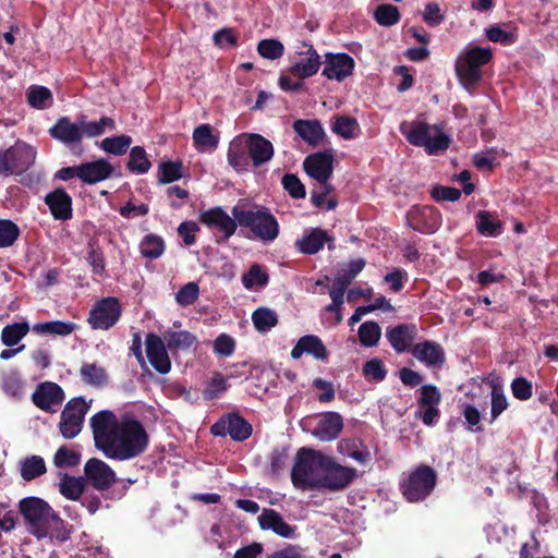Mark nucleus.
Returning a JSON list of instances; mask_svg holds the SVG:
<instances>
[{
    "label": "nucleus",
    "mask_w": 558,
    "mask_h": 558,
    "mask_svg": "<svg viewBox=\"0 0 558 558\" xmlns=\"http://www.w3.org/2000/svg\"><path fill=\"white\" fill-rule=\"evenodd\" d=\"M96 449L102 453H143L149 442L144 425L131 415L119 418L111 410L89 418Z\"/></svg>",
    "instance_id": "nucleus-1"
},
{
    "label": "nucleus",
    "mask_w": 558,
    "mask_h": 558,
    "mask_svg": "<svg viewBox=\"0 0 558 558\" xmlns=\"http://www.w3.org/2000/svg\"><path fill=\"white\" fill-rule=\"evenodd\" d=\"M363 473L340 464L331 456H296L291 482L298 489L340 493L348 489Z\"/></svg>",
    "instance_id": "nucleus-2"
},
{
    "label": "nucleus",
    "mask_w": 558,
    "mask_h": 558,
    "mask_svg": "<svg viewBox=\"0 0 558 558\" xmlns=\"http://www.w3.org/2000/svg\"><path fill=\"white\" fill-rule=\"evenodd\" d=\"M19 513L27 530L37 538L46 537L53 525L62 522L53 508L36 496L22 498L19 501Z\"/></svg>",
    "instance_id": "nucleus-3"
},
{
    "label": "nucleus",
    "mask_w": 558,
    "mask_h": 558,
    "mask_svg": "<svg viewBox=\"0 0 558 558\" xmlns=\"http://www.w3.org/2000/svg\"><path fill=\"white\" fill-rule=\"evenodd\" d=\"M232 216L240 227L248 228L254 238L262 242H274L279 235V222L267 207H256L254 210L234 206Z\"/></svg>",
    "instance_id": "nucleus-4"
},
{
    "label": "nucleus",
    "mask_w": 558,
    "mask_h": 558,
    "mask_svg": "<svg viewBox=\"0 0 558 558\" xmlns=\"http://www.w3.org/2000/svg\"><path fill=\"white\" fill-rule=\"evenodd\" d=\"M492 59V49L480 46L472 47L459 56L454 69L460 84L465 89H472L477 86L483 77L481 66L488 64Z\"/></svg>",
    "instance_id": "nucleus-5"
},
{
    "label": "nucleus",
    "mask_w": 558,
    "mask_h": 558,
    "mask_svg": "<svg viewBox=\"0 0 558 558\" xmlns=\"http://www.w3.org/2000/svg\"><path fill=\"white\" fill-rule=\"evenodd\" d=\"M401 133L407 141L416 147H424L428 155H437L445 151L450 145V137L446 135L437 125L430 126L424 121H414L405 130L402 124Z\"/></svg>",
    "instance_id": "nucleus-6"
},
{
    "label": "nucleus",
    "mask_w": 558,
    "mask_h": 558,
    "mask_svg": "<svg viewBox=\"0 0 558 558\" xmlns=\"http://www.w3.org/2000/svg\"><path fill=\"white\" fill-rule=\"evenodd\" d=\"M437 483L435 470L421 464L400 483V490L409 502L425 500L434 490Z\"/></svg>",
    "instance_id": "nucleus-7"
},
{
    "label": "nucleus",
    "mask_w": 558,
    "mask_h": 558,
    "mask_svg": "<svg viewBox=\"0 0 558 558\" xmlns=\"http://www.w3.org/2000/svg\"><path fill=\"white\" fill-rule=\"evenodd\" d=\"M35 158V149L26 143L17 142L15 145L0 150V178L24 173L34 165Z\"/></svg>",
    "instance_id": "nucleus-8"
},
{
    "label": "nucleus",
    "mask_w": 558,
    "mask_h": 558,
    "mask_svg": "<svg viewBox=\"0 0 558 558\" xmlns=\"http://www.w3.org/2000/svg\"><path fill=\"white\" fill-rule=\"evenodd\" d=\"M93 400L86 401L85 397H74L70 399L61 414L59 430L66 439L76 437L83 429L85 416L92 407Z\"/></svg>",
    "instance_id": "nucleus-9"
},
{
    "label": "nucleus",
    "mask_w": 558,
    "mask_h": 558,
    "mask_svg": "<svg viewBox=\"0 0 558 558\" xmlns=\"http://www.w3.org/2000/svg\"><path fill=\"white\" fill-rule=\"evenodd\" d=\"M416 402L415 417L421 420L424 425L432 426L439 421L440 410L438 407L441 402V392L437 386L433 384L422 385L418 389Z\"/></svg>",
    "instance_id": "nucleus-10"
},
{
    "label": "nucleus",
    "mask_w": 558,
    "mask_h": 558,
    "mask_svg": "<svg viewBox=\"0 0 558 558\" xmlns=\"http://www.w3.org/2000/svg\"><path fill=\"white\" fill-rule=\"evenodd\" d=\"M84 477L87 486L99 493L109 492L119 482L116 472L106 462L95 457L85 463Z\"/></svg>",
    "instance_id": "nucleus-11"
},
{
    "label": "nucleus",
    "mask_w": 558,
    "mask_h": 558,
    "mask_svg": "<svg viewBox=\"0 0 558 558\" xmlns=\"http://www.w3.org/2000/svg\"><path fill=\"white\" fill-rule=\"evenodd\" d=\"M121 313V304L117 298H104L93 306L87 322L93 329L108 330L118 323Z\"/></svg>",
    "instance_id": "nucleus-12"
},
{
    "label": "nucleus",
    "mask_w": 558,
    "mask_h": 558,
    "mask_svg": "<svg viewBox=\"0 0 558 558\" xmlns=\"http://www.w3.org/2000/svg\"><path fill=\"white\" fill-rule=\"evenodd\" d=\"M253 432V427L248 421L241 416L238 412L222 415L210 427L214 436L229 435L235 441L246 440Z\"/></svg>",
    "instance_id": "nucleus-13"
},
{
    "label": "nucleus",
    "mask_w": 558,
    "mask_h": 558,
    "mask_svg": "<svg viewBox=\"0 0 558 558\" xmlns=\"http://www.w3.org/2000/svg\"><path fill=\"white\" fill-rule=\"evenodd\" d=\"M408 225L420 233H434L441 225V216L434 206H414L407 215Z\"/></svg>",
    "instance_id": "nucleus-14"
},
{
    "label": "nucleus",
    "mask_w": 558,
    "mask_h": 558,
    "mask_svg": "<svg viewBox=\"0 0 558 558\" xmlns=\"http://www.w3.org/2000/svg\"><path fill=\"white\" fill-rule=\"evenodd\" d=\"M65 393L62 387L52 381L40 383L32 395L33 403L41 411L52 413L62 404Z\"/></svg>",
    "instance_id": "nucleus-15"
},
{
    "label": "nucleus",
    "mask_w": 558,
    "mask_h": 558,
    "mask_svg": "<svg viewBox=\"0 0 558 558\" xmlns=\"http://www.w3.org/2000/svg\"><path fill=\"white\" fill-rule=\"evenodd\" d=\"M354 68L355 61L350 54L327 52L322 75L331 81L343 82L353 74Z\"/></svg>",
    "instance_id": "nucleus-16"
},
{
    "label": "nucleus",
    "mask_w": 558,
    "mask_h": 558,
    "mask_svg": "<svg viewBox=\"0 0 558 558\" xmlns=\"http://www.w3.org/2000/svg\"><path fill=\"white\" fill-rule=\"evenodd\" d=\"M146 356L156 372L161 375L171 371V360L168 354V347L160 336L149 332L145 340Z\"/></svg>",
    "instance_id": "nucleus-17"
},
{
    "label": "nucleus",
    "mask_w": 558,
    "mask_h": 558,
    "mask_svg": "<svg viewBox=\"0 0 558 558\" xmlns=\"http://www.w3.org/2000/svg\"><path fill=\"white\" fill-rule=\"evenodd\" d=\"M301 48L305 49L296 51L301 60L290 65L288 72L300 80H305L318 72L322 61L313 45L302 41Z\"/></svg>",
    "instance_id": "nucleus-18"
},
{
    "label": "nucleus",
    "mask_w": 558,
    "mask_h": 558,
    "mask_svg": "<svg viewBox=\"0 0 558 558\" xmlns=\"http://www.w3.org/2000/svg\"><path fill=\"white\" fill-rule=\"evenodd\" d=\"M304 171L319 183L329 181L333 172V155L318 151L308 155L303 162Z\"/></svg>",
    "instance_id": "nucleus-19"
},
{
    "label": "nucleus",
    "mask_w": 558,
    "mask_h": 558,
    "mask_svg": "<svg viewBox=\"0 0 558 558\" xmlns=\"http://www.w3.org/2000/svg\"><path fill=\"white\" fill-rule=\"evenodd\" d=\"M49 135L65 146L80 144L83 141L80 117L73 122L66 116L57 119L48 130Z\"/></svg>",
    "instance_id": "nucleus-20"
},
{
    "label": "nucleus",
    "mask_w": 558,
    "mask_h": 558,
    "mask_svg": "<svg viewBox=\"0 0 558 558\" xmlns=\"http://www.w3.org/2000/svg\"><path fill=\"white\" fill-rule=\"evenodd\" d=\"M411 354L429 368H441L446 362L444 348L432 340H424L414 344Z\"/></svg>",
    "instance_id": "nucleus-21"
},
{
    "label": "nucleus",
    "mask_w": 558,
    "mask_h": 558,
    "mask_svg": "<svg viewBox=\"0 0 558 558\" xmlns=\"http://www.w3.org/2000/svg\"><path fill=\"white\" fill-rule=\"evenodd\" d=\"M335 238L322 228H312L301 239L295 241L296 250L305 255H314L318 253L327 243L328 248L332 250Z\"/></svg>",
    "instance_id": "nucleus-22"
},
{
    "label": "nucleus",
    "mask_w": 558,
    "mask_h": 558,
    "mask_svg": "<svg viewBox=\"0 0 558 558\" xmlns=\"http://www.w3.org/2000/svg\"><path fill=\"white\" fill-rule=\"evenodd\" d=\"M44 202L56 220L66 221L73 217V201L63 187H56L48 193Z\"/></svg>",
    "instance_id": "nucleus-23"
},
{
    "label": "nucleus",
    "mask_w": 558,
    "mask_h": 558,
    "mask_svg": "<svg viewBox=\"0 0 558 558\" xmlns=\"http://www.w3.org/2000/svg\"><path fill=\"white\" fill-rule=\"evenodd\" d=\"M243 137L254 167H259L271 160L275 149L270 141L257 133L243 134Z\"/></svg>",
    "instance_id": "nucleus-24"
},
{
    "label": "nucleus",
    "mask_w": 558,
    "mask_h": 558,
    "mask_svg": "<svg viewBox=\"0 0 558 558\" xmlns=\"http://www.w3.org/2000/svg\"><path fill=\"white\" fill-rule=\"evenodd\" d=\"M416 333L417 328L414 324H399L386 330L387 340L397 353L411 352Z\"/></svg>",
    "instance_id": "nucleus-25"
},
{
    "label": "nucleus",
    "mask_w": 558,
    "mask_h": 558,
    "mask_svg": "<svg viewBox=\"0 0 558 558\" xmlns=\"http://www.w3.org/2000/svg\"><path fill=\"white\" fill-rule=\"evenodd\" d=\"M199 221L209 227V228H218L223 232V241L228 240L231 235L234 234L238 222L233 218H231L221 207H214L207 211H204L199 216Z\"/></svg>",
    "instance_id": "nucleus-26"
},
{
    "label": "nucleus",
    "mask_w": 558,
    "mask_h": 558,
    "mask_svg": "<svg viewBox=\"0 0 558 558\" xmlns=\"http://www.w3.org/2000/svg\"><path fill=\"white\" fill-rule=\"evenodd\" d=\"M304 353L312 355L318 361H326L329 355L322 339L315 335L302 336L291 350V357L298 360Z\"/></svg>",
    "instance_id": "nucleus-27"
},
{
    "label": "nucleus",
    "mask_w": 558,
    "mask_h": 558,
    "mask_svg": "<svg viewBox=\"0 0 558 558\" xmlns=\"http://www.w3.org/2000/svg\"><path fill=\"white\" fill-rule=\"evenodd\" d=\"M342 428L343 420L339 413L325 412L319 415L313 434L323 441H331L338 437Z\"/></svg>",
    "instance_id": "nucleus-28"
},
{
    "label": "nucleus",
    "mask_w": 558,
    "mask_h": 558,
    "mask_svg": "<svg viewBox=\"0 0 558 558\" xmlns=\"http://www.w3.org/2000/svg\"><path fill=\"white\" fill-rule=\"evenodd\" d=\"M262 530H271L277 535L291 538L295 534L296 526L288 524L281 514L274 509H264L258 517Z\"/></svg>",
    "instance_id": "nucleus-29"
},
{
    "label": "nucleus",
    "mask_w": 558,
    "mask_h": 558,
    "mask_svg": "<svg viewBox=\"0 0 558 558\" xmlns=\"http://www.w3.org/2000/svg\"><path fill=\"white\" fill-rule=\"evenodd\" d=\"M112 166L104 158L80 165V179L86 184H95L111 177Z\"/></svg>",
    "instance_id": "nucleus-30"
},
{
    "label": "nucleus",
    "mask_w": 558,
    "mask_h": 558,
    "mask_svg": "<svg viewBox=\"0 0 558 558\" xmlns=\"http://www.w3.org/2000/svg\"><path fill=\"white\" fill-rule=\"evenodd\" d=\"M227 159L236 172H245L248 170L250 155L243 134L233 138L229 145Z\"/></svg>",
    "instance_id": "nucleus-31"
},
{
    "label": "nucleus",
    "mask_w": 558,
    "mask_h": 558,
    "mask_svg": "<svg viewBox=\"0 0 558 558\" xmlns=\"http://www.w3.org/2000/svg\"><path fill=\"white\" fill-rule=\"evenodd\" d=\"M59 493L68 500L77 501L83 496L87 484L83 476L59 473Z\"/></svg>",
    "instance_id": "nucleus-32"
},
{
    "label": "nucleus",
    "mask_w": 558,
    "mask_h": 558,
    "mask_svg": "<svg viewBox=\"0 0 558 558\" xmlns=\"http://www.w3.org/2000/svg\"><path fill=\"white\" fill-rule=\"evenodd\" d=\"M366 260L364 258H356L350 260L345 268H341L333 278L331 289L345 293L348 287L352 283L355 277L364 269Z\"/></svg>",
    "instance_id": "nucleus-33"
},
{
    "label": "nucleus",
    "mask_w": 558,
    "mask_h": 558,
    "mask_svg": "<svg viewBox=\"0 0 558 558\" xmlns=\"http://www.w3.org/2000/svg\"><path fill=\"white\" fill-rule=\"evenodd\" d=\"M293 130L312 146L318 145L325 136L324 129L317 120H296L293 123Z\"/></svg>",
    "instance_id": "nucleus-34"
},
{
    "label": "nucleus",
    "mask_w": 558,
    "mask_h": 558,
    "mask_svg": "<svg viewBox=\"0 0 558 558\" xmlns=\"http://www.w3.org/2000/svg\"><path fill=\"white\" fill-rule=\"evenodd\" d=\"M80 123L82 135L84 137L93 138L105 134L106 130L114 131L117 129L116 121L110 117H101L98 121H89L87 116L80 113Z\"/></svg>",
    "instance_id": "nucleus-35"
},
{
    "label": "nucleus",
    "mask_w": 558,
    "mask_h": 558,
    "mask_svg": "<svg viewBox=\"0 0 558 558\" xmlns=\"http://www.w3.org/2000/svg\"><path fill=\"white\" fill-rule=\"evenodd\" d=\"M76 329L72 322L50 320L33 325L32 330L37 335H53L65 337Z\"/></svg>",
    "instance_id": "nucleus-36"
},
{
    "label": "nucleus",
    "mask_w": 558,
    "mask_h": 558,
    "mask_svg": "<svg viewBox=\"0 0 558 558\" xmlns=\"http://www.w3.org/2000/svg\"><path fill=\"white\" fill-rule=\"evenodd\" d=\"M21 477L31 482L47 472L46 463L40 456H31L19 463Z\"/></svg>",
    "instance_id": "nucleus-37"
},
{
    "label": "nucleus",
    "mask_w": 558,
    "mask_h": 558,
    "mask_svg": "<svg viewBox=\"0 0 558 558\" xmlns=\"http://www.w3.org/2000/svg\"><path fill=\"white\" fill-rule=\"evenodd\" d=\"M477 232L484 236H497L502 231L501 221L487 210L476 214Z\"/></svg>",
    "instance_id": "nucleus-38"
},
{
    "label": "nucleus",
    "mask_w": 558,
    "mask_h": 558,
    "mask_svg": "<svg viewBox=\"0 0 558 558\" xmlns=\"http://www.w3.org/2000/svg\"><path fill=\"white\" fill-rule=\"evenodd\" d=\"M80 375L85 384L93 387H101L108 381L106 369L96 363H84L81 366Z\"/></svg>",
    "instance_id": "nucleus-39"
},
{
    "label": "nucleus",
    "mask_w": 558,
    "mask_h": 558,
    "mask_svg": "<svg viewBox=\"0 0 558 558\" xmlns=\"http://www.w3.org/2000/svg\"><path fill=\"white\" fill-rule=\"evenodd\" d=\"M29 331L27 322L7 325L1 331V341L8 348L16 345Z\"/></svg>",
    "instance_id": "nucleus-40"
},
{
    "label": "nucleus",
    "mask_w": 558,
    "mask_h": 558,
    "mask_svg": "<svg viewBox=\"0 0 558 558\" xmlns=\"http://www.w3.org/2000/svg\"><path fill=\"white\" fill-rule=\"evenodd\" d=\"M252 322L259 332H267L278 325V315L268 307H258L252 314Z\"/></svg>",
    "instance_id": "nucleus-41"
},
{
    "label": "nucleus",
    "mask_w": 558,
    "mask_h": 558,
    "mask_svg": "<svg viewBox=\"0 0 558 558\" xmlns=\"http://www.w3.org/2000/svg\"><path fill=\"white\" fill-rule=\"evenodd\" d=\"M151 162L147 157L146 150L142 146H134L130 150L126 169L132 173H147Z\"/></svg>",
    "instance_id": "nucleus-42"
},
{
    "label": "nucleus",
    "mask_w": 558,
    "mask_h": 558,
    "mask_svg": "<svg viewBox=\"0 0 558 558\" xmlns=\"http://www.w3.org/2000/svg\"><path fill=\"white\" fill-rule=\"evenodd\" d=\"M166 245L161 236L149 233L143 238L140 244V251L143 257L156 259L165 252Z\"/></svg>",
    "instance_id": "nucleus-43"
},
{
    "label": "nucleus",
    "mask_w": 558,
    "mask_h": 558,
    "mask_svg": "<svg viewBox=\"0 0 558 558\" xmlns=\"http://www.w3.org/2000/svg\"><path fill=\"white\" fill-rule=\"evenodd\" d=\"M331 131L344 140H352L356 136V131H360V125L353 117L337 116L331 125Z\"/></svg>",
    "instance_id": "nucleus-44"
},
{
    "label": "nucleus",
    "mask_w": 558,
    "mask_h": 558,
    "mask_svg": "<svg viewBox=\"0 0 558 558\" xmlns=\"http://www.w3.org/2000/svg\"><path fill=\"white\" fill-rule=\"evenodd\" d=\"M193 141L197 148L216 149L219 137L214 135L210 124H201L193 132Z\"/></svg>",
    "instance_id": "nucleus-45"
},
{
    "label": "nucleus",
    "mask_w": 558,
    "mask_h": 558,
    "mask_svg": "<svg viewBox=\"0 0 558 558\" xmlns=\"http://www.w3.org/2000/svg\"><path fill=\"white\" fill-rule=\"evenodd\" d=\"M131 144L132 137L130 135L122 134L119 136L106 137L100 143V148L108 154L122 156L128 151Z\"/></svg>",
    "instance_id": "nucleus-46"
},
{
    "label": "nucleus",
    "mask_w": 558,
    "mask_h": 558,
    "mask_svg": "<svg viewBox=\"0 0 558 558\" xmlns=\"http://www.w3.org/2000/svg\"><path fill=\"white\" fill-rule=\"evenodd\" d=\"M357 332L361 344L366 348H372L379 342L381 328L376 322L368 320L359 327Z\"/></svg>",
    "instance_id": "nucleus-47"
},
{
    "label": "nucleus",
    "mask_w": 558,
    "mask_h": 558,
    "mask_svg": "<svg viewBox=\"0 0 558 558\" xmlns=\"http://www.w3.org/2000/svg\"><path fill=\"white\" fill-rule=\"evenodd\" d=\"M182 161H162L158 167V182L168 184L180 180L183 177Z\"/></svg>",
    "instance_id": "nucleus-48"
},
{
    "label": "nucleus",
    "mask_w": 558,
    "mask_h": 558,
    "mask_svg": "<svg viewBox=\"0 0 558 558\" xmlns=\"http://www.w3.org/2000/svg\"><path fill=\"white\" fill-rule=\"evenodd\" d=\"M167 347L170 351H178L180 349H190L195 342L196 337L186 330L182 331H168L167 336Z\"/></svg>",
    "instance_id": "nucleus-49"
},
{
    "label": "nucleus",
    "mask_w": 558,
    "mask_h": 558,
    "mask_svg": "<svg viewBox=\"0 0 558 558\" xmlns=\"http://www.w3.org/2000/svg\"><path fill=\"white\" fill-rule=\"evenodd\" d=\"M269 281V276L263 270L262 266L254 264L250 267L248 271L242 276L243 286L251 290L254 287H266Z\"/></svg>",
    "instance_id": "nucleus-50"
},
{
    "label": "nucleus",
    "mask_w": 558,
    "mask_h": 558,
    "mask_svg": "<svg viewBox=\"0 0 558 558\" xmlns=\"http://www.w3.org/2000/svg\"><path fill=\"white\" fill-rule=\"evenodd\" d=\"M400 17L398 8L388 3L379 4L374 12L375 21L381 26H392L400 21Z\"/></svg>",
    "instance_id": "nucleus-51"
},
{
    "label": "nucleus",
    "mask_w": 558,
    "mask_h": 558,
    "mask_svg": "<svg viewBox=\"0 0 558 558\" xmlns=\"http://www.w3.org/2000/svg\"><path fill=\"white\" fill-rule=\"evenodd\" d=\"M21 234L19 226L9 219H0V248L14 244Z\"/></svg>",
    "instance_id": "nucleus-52"
},
{
    "label": "nucleus",
    "mask_w": 558,
    "mask_h": 558,
    "mask_svg": "<svg viewBox=\"0 0 558 558\" xmlns=\"http://www.w3.org/2000/svg\"><path fill=\"white\" fill-rule=\"evenodd\" d=\"M27 100L33 108L44 109L52 100V93L45 86H31L27 90Z\"/></svg>",
    "instance_id": "nucleus-53"
},
{
    "label": "nucleus",
    "mask_w": 558,
    "mask_h": 558,
    "mask_svg": "<svg viewBox=\"0 0 558 558\" xmlns=\"http://www.w3.org/2000/svg\"><path fill=\"white\" fill-rule=\"evenodd\" d=\"M258 53L268 60H276L283 56L284 47L277 39H263L257 45Z\"/></svg>",
    "instance_id": "nucleus-54"
},
{
    "label": "nucleus",
    "mask_w": 558,
    "mask_h": 558,
    "mask_svg": "<svg viewBox=\"0 0 558 558\" xmlns=\"http://www.w3.org/2000/svg\"><path fill=\"white\" fill-rule=\"evenodd\" d=\"M486 37L488 40L504 46L512 45L518 40V35L514 32L505 31L497 24L486 28Z\"/></svg>",
    "instance_id": "nucleus-55"
},
{
    "label": "nucleus",
    "mask_w": 558,
    "mask_h": 558,
    "mask_svg": "<svg viewBox=\"0 0 558 558\" xmlns=\"http://www.w3.org/2000/svg\"><path fill=\"white\" fill-rule=\"evenodd\" d=\"M387 373L384 362L378 357L367 361L363 366V375L368 380L383 381Z\"/></svg>",
    "instance_id": "nucleus-56"
},
{
    "label": "nucleus",
    "mask_w": 558,
    "mask_h": 558,
    "mask_svg": "<svg viewBox=\"0 0 558 558\" xmlns=\"http://www.w3.org/2000/svg\"><path fill=\"white\" fill-rule=\"evenodd\" d=\"M283 189L295 199L304 198L306 195L305 186L294 173H286L281 180Z\"/></svg>",
    "instance_id": "nucleus-57"
},
{
    "label": "nucleus",
    "mask_w": 558,
    "mask_h": 558,
    "mask_svg": "<svg viewBox=\"0 0 558 558\" xmlns=\"http://www.w3.org/2000/svg\"><path fill=\"white\" fill-rule=\"evenodd\" d=\"M199 295V287L196 282H187L175 294V301L181 306H189L196 302Z\"/></svg>",
    "instance_id": "nucleus-58"
},
{
    "label": "nucleus",
    "mask_w": 558,
    "mask_h": 558,
    "mask_svg": "<svg viewBox=\"0 0 558 558\" xmlns=\"http://www.w3.org/2000/svg\"><path fill=\"white\" fill-rule=\"evenodd\" d=\"M86 260L92 266L94 275H104L106 260L104 252L99 246L89 244Z\"/></svg>",
    "instance_id": "nucleus-59"
},
{
    "label": "nucleus",
    "mask_w": 558,
    "mask_h": 558,
    "mask_svg": "<svg viewBox=\"0 0 558 558\" xmlns=\"http://www.w3.org/2000/svg\"><path fill=\"white\" fill-rule=\"evenodd\" d=\"M510 387L512 396L520 401H526L533 396V384L525 377H515Z\"/></svg>",
    "instance_id": "nucleus-60"
},
{
    "label": "nucleus",
    "mask_w": 558,
    "mask_h": 558,
    "mask_svg": "<svg viewBox=\"0 0 558 558\" xmlns=\"http://www.w3.org/2000/svg\"><path fill=\"white\" fill-rule=\"evenodd\" d=\"M24 383L17 372H10L2 377V389L5 393L20 398L23 393Z\"/></svg>",
    "instance_id": "nucleus-61"
},
{
    "label": "nucleus",
    "mask_w": 558,
    "mask_h": 558,
    "mask_svg": "<svg viewBox=\"0 0 558 558\" xmlns=\"http://www.w3.org/2000/svg\"><path fill=\"white\" fill-rule=\"evenodd\" d=\"M508 408L507 398L499 386H494L492 389V421H495Z\"/></svg>",
    "instance_id": "nucleus-62"
},
{
    "label": "nucleus",
    "mask_w": 558,
    "mask_h": 558,
    "mask_svg": "<svg viewBox=\"0 0 558 558\" xmlns=\"http://www.w3.org/2000/svg\"><path fill=\"white\" fill-rule=\"evenodd\" d=\"M235 341L227 333L219 335L214 342V351L216 354L228 357L233 354Z\"/></svg>",
    "instance_id": "nucleus-63"
},
{
    "label": "nucleus",
    "mask_w": 558,
    "mask_h": 558,
    "mask_svg": "<svg viewBox=\"0 0 558 558\" xmlns=\"http://www.w3.org/2000/svg\"><path fill=\"white\" fill-rule=\"evenodd\" d=\"M423 21L430 27L440 25L445 21L440 7L436 2H429L425 5Z\"/></svg>",
    "instance_id": "nucleus-64"
}]
</instances>
